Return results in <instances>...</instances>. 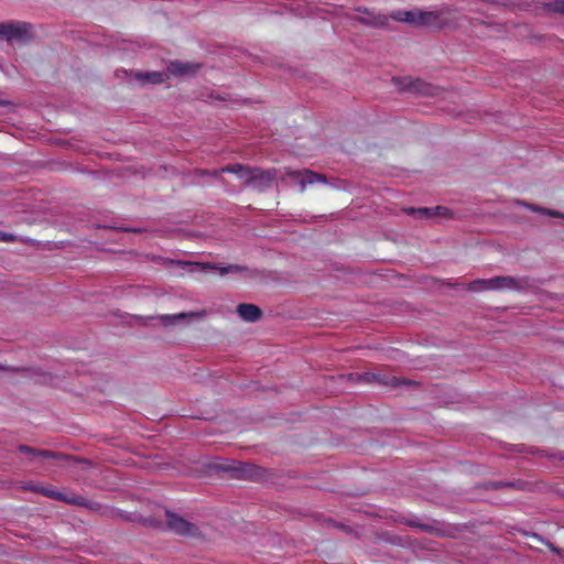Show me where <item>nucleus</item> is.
Here are the masks:
<instances>
[{"instance_id":"f257e3e1","label":"nucleus","mask_w":564,"mask_h":564,"mask_svg":"<svg viewBox=\"0 0 564 564\" xmlns=\"http://www.w3.org/2000/svg\"><path fill=\"white\" fill-rule=\"evenodd\" d=\"M199 476L226 479H265L267 470L250 460H192Z\"/></svg>"},{"instance_id":"f03ea898","label":"nucleus","mask_w":564,"mask_h":564,"mask_svg":"<svg viewBox=\"0 0 564 564\" xmlns=\"http://www.w3.org/2000/svg\"><path fill=\"white\" fill-rule=\"evenodd\" d=\"M519 282L512 276H495L492 279H478L468 284V290L479 291H505L519 289Z\"/></svg>"},{"instance_id":"7ed1b4c3","label":"nucleus","mask_w":564,"mask_h":564,"mask_svg":"<svg viewBox=\"0 0 564 564\" xmlns=\"http://www.w3.org/2000/svg\"><path fill=\"white\" fill-rule=\"evenodd\" d=\"M454 20V12L448 9H441L436 11H422L420 10L419 26L431 29H443L449 25Z\"/></svg>"},{"instance_id":"20e7f679","label":"nucleus","mask_w":564,"mask_h":564,"mask_svg":"<svg viewBox=\"0 0 564 564\" xmlns=\"http://www.w3.org/2000/svg\"><path fill=\"white\" fill-rule=\"evenodd\" d=\"M288 178H292L299 182L301 192H304L307 185H313L315 183H326L325 175L313 172L311 170L285 169V173L281 176V182H285Z\"/></svg>"},{"instance_id":"39448f33","label":"nucleus","mask_w":564,"mask_h":564,"mask_svg":"<svg viewBox=\"0 0 564 564\" xmlns=\"http://www.w3.org/2000/svg\"><path fill=\"white\" fill-rule=\"evenodd\" d=\"M31 31V25L24 22H3L0 23V39L8 42L25 41Z\"/></svg>"},{"instance_id":"423d86ee","label":"nucleus","mask_w":564,"mask_h":564,"mask_svg":"<svg viewBox=\"0 0 564 564\" xmlns=\"http://www.w3.org/2000/svg\"><path fill=\"white\" fill-rule=\"evenodd\" d=\"M394 84L404 91L413 94L433 96L435 88L420 78H412L410 76L393 78Z\"/></svg>"},{"instance_id":"0eeeda50","label":"nucleus","mask_w":564,"mask_h":564,"mask_svg":"<svg viewBox=\"0 0 564 564\" xmlns=\"http://www.w3.org/2000/svg\"><path fill=\"white\" fill-rule=\"evenodd\" d=\"M167 528L176 534L186 536L198 535V528L178 516L177 513L165 511Z\"/></svg>"},{"instance_id":"6e6552de","label":"nucleus","mask_w":564,"mask_h":564,"mask_svg":"<svg viewBox=\"0 0 564 564\" xmlns=\"http://www.w3.org/2000/svg\"><path fill=\"white\" fill-rule=\"evenodd\" d=\"M37 491H41L44 496L48 497V498H52V499H55V500H61V501H65L69 505H75V506H83V507H86L88 509H91V510H98L100 508V506L96 502H89L87 501L85 498L80 497V496H76V495H65L63 492H58V491H55V490H52V489H36Z\"/></svg>"},{"instance_id":"1a4fd4ad","label":"nucleus","mask_w":564,"mask_h":564,"mask_svg":"<svg viewBox=\"0 0 564 564\" xmlns=\"http://www.w3.org/2000/svg\"><path fill=\"white\" fill-rule=\"evenodd\" d=\"M257 167H250L243 164H228L220 170H216L213 172L214 176H218L220 173H231L235 174L239 180L243 181L245 184L249 185L252 183L253 175L256 173Z\"/></svg>"},{"instance_id":"9d476101","label":"nucleus","mask_w":564,"mask_h":564,"mask_svg":"<svg viewBox=\"0 0 564 564\" xmlns=\"http://www.w3.org/2000/svg\"><path fill=\"white\" fill-rule=\"evenodd\" d=\"M276 177V171L272 170H262L257 167L256 173L252 178L251 187L258 189L259 192H263L267 188L271 187Z\"/></svg>"},{"instance_id":"9b49d317","label":"nucleus","mask_w":564,"mask_h":564,"mask_svg":"<svg viewBox=\"0 0 564 564\" xmlns=\"http://www.w3.org/2000/svg\"><path fill=\"white\" fill-rule=\"evenodd\" d=\"M178 265L185 268L189 267L191 272H194L196 269L204 271L206 269H215L220 272V275H225L228 273H238L241 271H245L246 268L237 265V264H230L228 267H217L209 263H200V262H186V261H178Z\"/></svg>"},{"instance_id":"f8f14e48","label":"nucleus","mask_w":564,"mask_h":564,"mask_svg":"<svg viewBox=\"0 0 564 564\" xmlns=\"http://www.w3.org/2000/svg\"><path fill=\"white\" fill-rule=\"evenodd\" d=\"M200 67L199 63L173 61L167 66V73L173 76L195 75Z\"/></svg>"},{"instance_id":"ddd939ff","label":"nucleus","mask_w":564,"mask_h":564,"mask_svg":"<svg viewBox=\"0 0 564 564\" xmlns=\"http://www.w3.org/2000/svg\"><path fill=\"white\" fill-rule=\"evenodd\" d=\"M18 453L21 454V455H31V456H34L35 458H54V459H57V458H74L73 456H69V455L64 454V453L53 452V451H47V449L37 451V449H35L33 447H30L28 445H20L18 447Z\"/></svg>"},{"instance_id":"4468645a","label":"nucleus","mask_w":564,"mask_h":564,"mask_svg":"<svg viewBox=\"0 0 564 564\" xmlns=\"http://www.w3.org/2000/svg\"><path fill=\"white\" fill-rule=\"evenodd\" d=\"M237 313L246 322H257L262 316V311L259 306L247 303L239 304Z\"/></svg>"},{"instance_id":"2eb2a0df","label":"nucleus","mask_w":564,"mask_h":564,"mask_svg":"<svg viewBox=\"0 0 564 564\" xmlns=\"http://www.w3.org/2000/svg\"><path fill=\"white\" fill-rule=\"evenodd\" d=\"M419 15H420L419 9H414V10H410V11L398 10L391 14V18L399 22H405V23L419 26Z\"/></svg>"},{"instance_id":"dca6fc26","label":"nucleus","mask_w":564,"mask_h":564,"mask_svg":"<svg viewBox=\"0 0 564 564\" xmlns=\"http://www.w3.org/2000/svg\"><path fill=\"white\" fill-rule=\"evenodd\" d=\"M137 78L151 84H162L169 79V74L164 72H147L137 74Z\"/></svg>"},{"instance_id":"f3484780","label":"nucleus","mask_w":564,"mask_h":564,"mask_svg":"<svg viewBox=\"0 0 564 564\" xmlns=\"http://www.w3.org/2000/svg\"><path fill=\"white\" fill-rule=\"evenodd\" d=\"M542 9L546 13H558L564 15V0H553L550 2H544L542 4Z\"/></svg>"},{"instance_id":"a211bd4d","label":"nucleus","mask_w":564,"mask_h":564,"mask_svg":"<svg viewBox=\"0 0 564 564\" xmlns=\"http://www.w3.org/2000/svg\"><path fill=\"white\" fill-rule=\"evenodd\" d=\"M406 213L414 215L420 219H429L435 217L434 207H420V208H409Z\"/></svg>"},{"instance_id":"6ab92c4d","label":"nucleus","mask_w":564,"mask_h":564,"mask_svg":"<svg viewBox=\"0 0 564 564\" xmlns=\"http://www.w3.org/2000/svg\"><path fill=\"white\" fill-rule=\"evenodd\" d=\"M376 382L386 387L394 388L402 382L399 378L382 372H378Z\"/></svg>"},{"instance_id":"aec40b11","label":"nucleus","mask_w":564,"mask_h":564,"mask_svg":"<svg viewBox=\"0 0 564 564\" xmlns=\"http://www.w3.org/2000/svg\"><path fill=\"white\" fill-rule=\"evenodd\" d=\"M521 204L523 206H525L527 208H529L530 210H532V212L542 213V214L547 215L550 217L564 218V214L563 213H560V212H556V210H553V209H549V208H544V207H540V206L534 205V204H529V203H521Z\"/></svg>"},{"instance_id":"412c9836","label":"nucleus","mask_w":564,"mask_h":564,"mask_svg":"<svg viewBox=\"0 0 564 564\" xmlns=\"http://www.w3.org/2000/svg\"><path fill=\"white\" fill-rule=\"evenodd\" d=\"M186 315L184 313H181L178 315H162L161 319L165 326L172 325L175 319H182Z\"/></svg>"},{"instance_id":"4be33fe9","label":"nucleus","mask_w":564,"mask_h":564,"mask_svg":"<svg viewBox=\"0 0 564 564\" xmlns=\"http://www.w3.org/2000/svg\"><path fill=\"white\" fill-rule=\"evenodd\" d=\"M378 376V372L376 371H367L359 376V378L366 382H376V378Z\"/></svg>"},{"instance_id":"5701e85b","label":"nucleus","mask_w":564,"mask_h":564,"mask_svg":"<svg viewBox=\"0 0 564 564\" xmlns=\"http://www.w3.org/2000/svg\"><path fill=\"white\" fill-rule=\"evenodd\" d=\"M434 212H435V217L436 216L446 217V216H448L451 214V210L447 207H444V206H436V207H434Z\"/></svg>"},{"instance_id":"b1692460","label":"nucleus","mask_w":564,"mask_h":564,"mask_svg":"<svg viewBox=\"0 0 564 564\" xmlns=\"http://www.w3.org/2000/svg\"><path fill=\"white\" fill-rule=\"evenodd\" d=\"M17 240V237L10 232L0 231V241L4 242H13Z\"/></svg>"},{"instance_id":"393cba45","label":"nucleus","mask_w":564,"mask_h":564,"mask_svg":"<svg viewBox=\"0 0 564 564\" xmlns=\"http://www.w3.org/2000/svg\"><path fill=\"white\" fill-rule=\"evenodd\" d=\"M0 369H4L2 366H0Z\"/></svg>"}]
</instances>
